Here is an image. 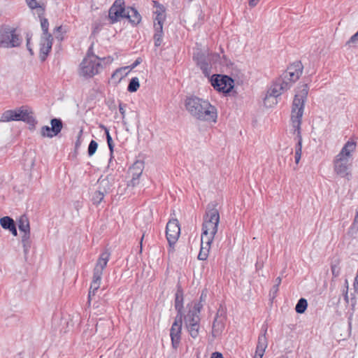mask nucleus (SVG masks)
<instances>
[{"mask_svg": "<svg viewBox=\"0 0 358 358\" xmlns=\"http://www.w3.org/2000/svg\"><path fill=\"white\" fill-rule=\"evenodd\" d=\"M219 222L220 214L217 209L213 208L206 211L202 224L201 248L198 255L199 260H206L208 258L210 245L217 232Z\"/></svg>", "mask_w": 358, "mask_h": 358, "instance_id": "1", "label": "nucleus"}, {"mask_svg": "<svg viewBox=\"0 0 358 358\" xmlns=\"http://www.w3.org/2000/svg\"><path fill=\"white\" fill-rule=\"evenodd\" d=\"M184 104L187 111L196 120L214 123L217 122V110L208 100L191 95L186 96Z\"/></svg>", "mask_w": 358, "mask_h": 358, "instance_id": "2", "label": "nucleus"}, {"mask_svg": "<svg viewBox=\"0 0 358 358\" xmlns=\"http://www.w3.org/2000/svg\"><path fill=\"white\" fill-rule=\"evenodd\" d=\"M308 90L307 84L302 85L295 94L292 105L291 121L294 129V133L296 134L297 143L300 142L301 143H302L301 125Z\"/></svg>", "mask_w": 358, "mask_h": 358, "instance_id": "3", "label": "nucleus"}, {"mask_svg": "<svg viewBox=\"0 0 358 358\" xmlns=\"http://www.w3.org/2000/svg\"><path fill=\"white\" fill-rule=\"evenodd\" d=\"M308 90L307 84L302 85L295 94L292 105L291 121L294 129V133L296 134L297 143L300 142L301 143H302L301 125Z\"/></svg>", "mask_w": 358, "mask_h": 358, "instance_id": "4", "label": "nucleus"}, {"mask_svg": "<svg viewBox=\"0 0 358 358\" xmlns=\"http://www.w3.org/2000/svg\"><path fill=\"white\" fill-rule=\"evenodd\" d=\"M10 121H22L32 128H34L37 124L33 111L27 110L25 106H21L15 110H7L2 113L0 122Z\"/></svg>", "mask_w": 358, "mask_h": 358, "instance_id": "5", "label": "nucleus"}, {"mask_svg": "<svg viewBox=\"0 0 358 358\" xmlns=\"http://www.w3.org/2000/svg\"><path fill=\"white\" fill-rule=\"evenodd\" d=\"M23 38L17 29L3 24L0 26V48H14L21 46Z\"/></svg>", "mask_w": 358, "mask_h": 358, "instance_id": "6", "label": "nucleus"}, {"mask_svg": "<svg viewBox=\"0 0 358 358\" xmlns=\"http://www.w3.org/2000/svg\"><path fill=\"white\" fill-rule=\"evenodd\" d=\"M209 81L213 87L219 92H222L224 94H229L234 87V79L227 75L223 74H213L210 76Z\"/></svg>", "mask_w": 358, "mask_h": 358, "instance_id": "7", "label": "nucleus"}, {"mask_svg": "<svg viewBox=\"0 0 358 358\" xmlns=\"http://www.w3.org/2000/svg\"><path fill=\"white\" fill-rule=\"evenodd\" d=\"M291 87L290 83L283 81L282 79L278 78L274 83L273 87H271L267 92L264 99V103L266 106H271V104H276V98L281 95V94L287 91Z\"/></svg>", "mask_w": 358, "mask_h": 358, "instance_id": "8", "label": "nucleus"}, {"mask_svg": "<svg viewBox=\"0 0 358 358\" xmlns=\"http://www.w3.org/2000/svg\"><path fill=\"white\" fill-rule=\"evenodd\" d=\"M180 234V227L177 219H173L168 222L166 227V236L169 243V253L174 252V245Z\"/></svg>", "mask_w": 358, "mask_h": 358, "instance_id": "9", "label": "nucleus"}, {"mask_svg": "<svg viewBox=\"0 0 358 358\" xmlns=\"http://www.w3.org/2000/svg\"><path fill=\"white\" fill-rule=\"evenodd\" d=\"M101 60L84 58L80 64V75L85 78H92L98 74L101 68Z\"/></svg>", "mask_w": 358, "mask_h": 358, "instance_id": "10", "label": "nucleus"}, {"mask_svg": "<svg viewBox=\"0 0 358 358\" xmlns=\"http://www.w3.org/2000/svg\"><path fill=\"white\" fill-rule=\"evenodd\" d=\"M126 10L124 0H115L108 10V18L110 24H114L125 18Z\"/></svg>", "mask_w": 358, "mask_h": 358, "instance_id": "11", "label": "nucleus"}, {"mask_svg": "<svg viewBox=\"0 0 358 358\" xmlns=\"http://www.w3.org/2000/svg\"><path fill=\"white\" fill-rule=\"evenodd\" d=\"M50 125L51 127L45 125L41 127V136L50 138L57 136L62 130L64 124L60 118L54 117L50 120Z\"/></svg>", "mask_w": 358, "mask_h": 358, "instance_id": "12", "label": "nucleus"}, {"mask_svg": "<svg viewBox=\"0 0 358 358\" xmlns=\"http://www.w3.org/2000/svg\"><path fill=\"white\" fill-rule=\"evenodd\" d=\"M182 317V316L176 315L170 329L171 345L173 348L176 350L179 347L180 343Z\"/></svg>", "mask_w": 358, "mask_h": 358, "instance_id": "13", "label": "nucleus"}, {"mask_svg": "<svg viewBox=\"0 0 358 358\" xmlns=\"http://www.w3.org/2000/svg\"><path fill=\"white\" fill-rule=\"evenodd\" d=\"M193 60L201 70L204 76L209 78L211 73V64L209 63V57L207 54L201 51L194 53Z\"/></svg>", "mask_w": 358, "mask_h": 358, "instance_id": "14", "label": "nucleus"}, {"mask_svg": "<svg viewBox=\"0 0 358 358\" xmlns=\"http://www.w3.org/2000/svg\"><path fill=\"white\" fill-rule=\"evenodd\" d=\"M53 37L52 35L41 36L40 40L39 58L44 62L52 50Z\"/></svg>", "mask_w": 358, "mask_h": 358, "instance_id": "15", "label": "nucleus"}, {"mask_svg": "<svg viewBox=\"0 0 358 358\" xmlns=\"http://www.w3.org/2000/svg\"><path fill=\"white\" fill-rule=\"evenodd\" d=\"M110 189L109 181L106 179L100 181L99 189L95 191L92 196V202L94 205L98 206L103 200L105 194Z\"/></svg>", "mask_w": 358, "mask_h": 358, "instance_id": "16", "label": "nucleus"}, {"mask_svg": "<svg viewBox=\"0 0 358 358\" xmlns=\"http://www.w3.org/2000/svg\"><path fill=\"white\" fill-rule=\"evenodd\" d=\"M200 308L201 305L198 304L196 308H190L186 315L183 313L185 326L200 324Z\"/></svg>", "mask_w": 358, "mask_h": 358, "instance_id": "17", "label": "nucleus"}, {"mask_svg": "<svg viewBox=\"0 0 358 358\" xmlns=\"http://www.w3.org/2000/svg\"><path fill=\"white\" fill-rule=\"evenodd\" d=\"M348 159L346 157H341L336 155L334 161V169L336 174L341 177H345L348 175Z\"/></svg>", "mask_w": 358, "mask_h": 358, "instance_id": "18", "label": "nucleus"}, {"mask_svg": "<svg viewBox=\"0 0 358 358\" xmlns=\"http://www.w3.org/2000/svg\"><path fill=\"white\" fill-rule=\"evenodd\" d=\"M184 292L180 283L177 285V290L175 294L174 307L177 311V316L183 317Z\"/></svg>", "mask_w": 358, "mask_h": 358, "instance_id": "19", "label": "nucleus"}, {"mask_svg": "<svg viewBox=\"0 0 358 358\" xmlns=\"http://www.w3.org/2000/svg\"><path fill=\"white\" fill-rule=\"evenodd\" d=\"M125 18L128 19L129 22L133 26H137L141 22V15L138 11L134 7L129 6L126 10Z\"/></svg>", "mask_w": 358, "mask_h": 358, "instance_id": "20", "label": "nucleus"}, {"mask_svg": "<svg viewBox=\"0 0 358 358\" xmlns=\"http://www.w3.org/2000/svg\"><path fill=\"white\" fill-rule=\"evenodd\" d=\"M226 320L215 318L213 322L211 334L213 338L221 336L225 328Z\"/></svg>", "mask_w": 358, "mask_h": 358, "instance_id": "21", "label": "nucleus"}, {"mask_svg": "<svg viewBox=\"0 0 358 358\" xmlns=\"http://www.w3.org/2000/svg\"><path fill=\"white\" fill-rule=\"evenodd\" d=\"M144 168V163L141 161H136L128 171V175L133 178H138L142 175Z\"/></svg>", "mask_w": 358, "mask_h": 358, "instance_id": "22", "label": "nucleus"}, {"mask_svg": "<svg viewBox=\"0 0 358 358\" xmlns=\"http://www.w3.org/2000/svg\"><path fill=\"white\" fill-rule=\"evenodd\" d=\"M22 233L23 235L22 236L21 242L23 248L24 259L27 260V255L31 246V241L30 239L31 232L30 231H27L26 232Z\"/></svg>", "mask_w": 358, "mask_h": 358, "instance_id": "23", "label": "nucleus"}, {"mask_svg": "<svg viewBox=\"0 0 358 358\" xmlns=\"http://www.w3.org/2000/svg\"><path fill=\"white\" fill-rule=\"evenodd\" d=\"M356 148V143L355 141H348L343 147L341 152L337 155L341 157H349Z\"/></svg>", "mask_w": 358, "mask_h": 358, "instance_id": "24", "label": "nucleus"}, {"mask_svg": "<svg viewBox=\"0 0 358 358\" xmlns=\"http://www.w3.org/2000/svg\"><path fill=\"white\" fill-rule=\"evenodd\" d=\"M110 256V253L108 250H105L104 252H103L100 255L94 268H98V269L101 268V271H103V270L107 266Z\"/></svg>", "mask_w": 358, "mask_h": 358, "instance_id": "25", "label": "nucleus"}, {"mask_svg": "<svg viewBox=\"0 0 358 358\" xmlns=\"http://www.w3.org/2000/svg\"><path fill=\"white\" fill-rule=\"evenodd\" d=\"M301 74L302 73H294L292 72L290 73L289 71H285L279 78L282 79L283 81L290 83V85H292V83L299 80Z\"/></svg>", "mask_w": 358, "mask_h": 358, "instance_id": "26", "label": "nucleus"}, {"mask_svg": "<svg viewBox=\"0 0 358 358\" xmlns=\"http://www.w3.org/2000/svg\"><path fill=\"white\" fill-rule=\"evenodd\" d=\"M267 329L266 328L264 330V332L260 334L258 337V342L257 345L256 350H258V352H264L266 348H267L268 342L267 338L266 337Z\"/></svg>", "mask_w": 358, "mask_h": 358, "instance_id": "27", "label": "nucleus"}, {"mask_svg": "<svg viewBox=\"0 0 358 358\" xmlns=\"http://www.w3.org/2000/svg\"><path fill=\"white\" fill-rule=\"evenodd\" d=\"M19 230L21 232L30 231V224L28 217L26 215H21L17 220Z\"/></svg>", "mask_w": 358, "mask_h": 358, "instance_id": "28", "label": "nucleus"}, {"mask_svg": "<svg viewBox=\"0 0 358 358\" xmlns=\"http://www.w3.org/2000/svg\"><path fill=\"white\" fill-rule=\"evenodd\" d=\"M93 46H94V43H92L87 51V54H86V56L85 58H90V59H91V60L94 59V60L106 61L107 63H110L113 61V59L110 57L101 58V57L96 56V55H94Z\"/></svg>", "mask_w": 358, "mask_h": 358, "instance_id": "29", "label": "nucleus"}, {"mask_svg": "<svg viewBox=\"0 0 358 358\" xmlns=\"http://www.w3.org/2000/svg\"><path fill=\"white\" fill-rule=\"evenodd\" d=\"M129 69V66H125L116 69L111 76V79L116 80L117 83H120L122 78H124L127 73L124 71Z\"/></svg>", "mask_w": 358, "mask_h": 358, "instance_id": "30", "label": "nucleus"}, {"mask_svg": "<svg viewBox=\"0 0 358 358\" xmlns=\"http://www.w3.org/2000/svg\"><path fill=\"white\" fill-rule=\"evenodd\" d=\"M185 327L187 329L189 336L192 338L196 339L199 337L200 332V324H192Z\"/></svg>", "mask_w": 358, "mask_h": 358, "instance_id": "31", "label": "nucleus"}, {"mask_svg": "<svg viewBox=\"0 0 358 358\" xmlns=\"http://www.w3.org/2000/svg\"><path fill=\"white\" fill-rule=\"evenodd\" d=\"M0 224L3 229L8 230L16 224L13 219L11 218L10 217L4 216L0 219Z\"/></svg>", "mask_w": 358, "mask_h": 358, "instance_id": "32", "label": "nucleus"}, {"mask_svg": "<svg viewBox=\"0 0 358 358\" xmlns=\"http://www.w3.org/2000/svg\"><path fill=\"white\" fill-rule=\"evenodd\" d=\"M307 307H308L307 300L304 298H301L298 301V302L295 306V311L299 314H302V313H305V311L307 309Z\"/></svg>", "mask_w": 358, "mask_h": 358, "instance_id": "33", "label": "nucleus"}, {"mask_svg": "<svg viewBox=\"0 0 358 358\" xmlns=\"http://www.w3.org/2000/svg\"><path fill=\"white\" fill-rule=\"evenodd\" d=\"M303 66L301 61H296L289 66L285 71H289L290 73H302Z\"/></svg>", "mask_w": 358, "mask_h": 358, "instance_id": "34", "label": "nucleus"}, {"mask_svg": "<svg viewBox=\"0 0 358 358\" xmlns=\"http://www.w3.org/2000/svg\"><path fill=\"white\" fill-rule=\"evenodd\" d=\"M140 87L139 80L137 77L132 78L127 86V91L129 92H136Z\"/></svg>", "mask_w": 358, "mask_h": 358, "instance_id": "35", "label": "nucleus"}, {"mask_svg": "<svg viewBox=\"0 0 358 358\" xmlns=\"http://www.w3.org/2000/svg\"><path fill=\"white\" fill-rule=\"evenodd\" d=\"M41 26L43 31V34L41 36H48V35H52L48 31L49 22L47 18L41 17Z\"/></svg>", "mask_w": 358, "mask_h": 358, "instance_id": "36", "label": "nucleus"}, {"mask_svg": "<svg viewBox=\"0 0 358 358\" xmlns=\"http://www.w3.org/2000/svg\"><path fill=\"white\" fill-rule=\"evenodd\" d=\"M215 318L227 320V308L225 306L222 304L220 305Z\"/></svg>", "mask_w": 358, "mask_h": 358, "instance_id": "37", "label": "nucleus"}, {"mask_svg": "<svg viewBox=\"0 0 358 358\" xmlns=\"http://www.w3.org/2000/svg\"><path fill=\"white\" fill-rule=\"evenodd\" d=\"M152 5L154 7H155L157 9L153 13L156 15L157 13L159 14H165L166 12V8L164 5L160 3L158 1L153 0L152 1Z\"/></svg>", "mask_w": 358, "mask_h": 358, "instance_id": "38", "label": "nucleus"}, {"mask_svg": "<svg viewBox=\"0 0 358 358\" xmlns=\"http://www.w3.org/2000/svg\"><path fill=\"white\" fill-rule=\"evenodd\" d=\"M101 282L92 281L90 287L88 298L89 300L91 299L92 296L95 294V292L98 290L100 286Z\"/></svg>", "mask_w": 358, "mask_h": 358, "instance_id": "39", "label": "nucleus"}, {"mask_svg": "<svg viewBox=\"0 0 358 358\" xmlns=\"http://www.w3.org/2000/svg\"><path fill=\"white\" fill-rule=\"evenodd\" d=\"M301 153H302V143H301L300 142L296 143V144L295 145V156H294L296 164H299V162L301 159Z\"/></svg>", "mask_w": 358, "mask_h": 358, "instance_id": "40", "label": "nucleus"}, {"mask_svg": "<svg viewBox=\"0 0 358 358\" xmlns=\"http://www.w3.org/2000/svg\"><path fill=\"white\" fill-rule=\"evenodd\" d=\"M206 298H207V291L203 290L200 295L199 301L197 302H195L194 303V306H192V308H196L198 304L201 305V308H200V311H201V309L203 308L204 303L206 302Z\"/></svg>", "mask_w": 358, "mask_h": 358, "instance_id": "41", "label": "nucleus"}, {"mask_svg": "<svg viewBox=\"0 0 358 358\" xmlns=\"http://www.w3.org/2000/svg\"><path fill=\"white\" fill-rule=\"evenodd\" d=\"M97 148H98V143L95 141L92 140L90 142V144L88 145V149H87L88 155L90 157L92 156L96 152Z\"/></svg>", "mask_w": 358, "mask_h": 358, "instance_id": "42", "label": "nucleus"}, {"mask_svg": "<svg viewBox=\"0 0 358 358\" xmlns=\"http://www.w3.org/2000/svg\"><path fill=\"white\" fill-rule=\"evenodd\" d=\"M27 6L31 9H35V8H41V14L44 13L45 8H42L39 3L36 1V0H25Z\"/></svg>", "mask_w": 358, "mask_h": 358, "instance_id": "43", "label": "nucleus"}, {"mask_svg": "<svg viewBox=\"0 0 358 358\" xmlns=\"http://www.w3.org/2000/svg\"><path fill=\"white\" fill-rule=\"evenodd\" d=\"M209 57V63L212 65V64L217 63L220 59V55L216 52H208L206 53Z\"/></svg>", "mask_w": 358, "mask_h": 358, "instance_id": "44", "label": "nucleus"}, {"mask_svg": "<svg viewBox=\"0 0 358 358\" xmlns=\"http://www.w3.org/2000/svg\"><path fill=\"white\" fill-rule=\"evenodd\" d=\"M106 134V141H107V143H108V148H109V150H110V155L112 156L113 153V150H114V143H113V138L110 134V132L109 131H106V133L105 134Z\"/></svg>", "mask_w": 358, "mask_h": 358, "instance_id": "45", "label": "nucleus"}, {"mask_svg": "<svg viewBox=\"0 0 358 358\" xmlns=\"http://www.w3.org/2000/svg\"><path fill=\"white\" fill-rule=\"evenodd\" d=\"M103 271L98 268H94L93 271V278L92 281L101 282L102 277Z\"/></svg>", "mask_w": 358, "mask_h": 358, "instance_id": "46", "label": "nucleus"}, {"mask_svg": "<svg viewBox=\"0 0 358 358\" xmlns=\"http://www.w3.org/2000/svg\"><path fill=\"white\" fill-rule=\"evenodd\" d=\"M163 34H164V33L155 32L154 36H153V39L155 41V47H159L162 45Z\"/></svg>", "mask_w": 358, "mask_h": 358, "instance_id": "47", "label": "nucleus"}, {"mask_svg": "<svg viewBox=\"0 0 358 358\" xmlns=\"http://www.w3.org/2000/svg\"><path fill=\"white\" fill-rule=\"evenodd\" d=\"M31 37H32V34L31 33L28 32L26 34L27 48L28 51L29 52L30 55H34V52L32 48L31 47V43H30Z\"/></svg>", "mask_w": 358, "mask_h": 358, "instance_id": "48", "label": "nucleus"}, {"mask_svg": "<svg viewBox=\"0 0 358 358\" xmlns=\"http://www.w3.org/2000/svg\"><path fill=\"white\" fill-rule=\"evenodd\" d=\"M102 27L103 24L101 22L95 21L92 24V34H98Z\"/></svg>", "mask_w": 358, "mask_h": 358, "instance_id": "49", "label": "nucleus"}, {"mask_svg": "<svg viewBox=\"0 0 358 358\" xmlns=\"http://www.w3.org/2000/svg\"><path fill=\"white\" fill-rule=\"evenodd\" d=\"M138 184H139V178H138L131 177V178L127 181V187H134L136 185H138Z\"/></svg>", "mask_w": 358, "mask_h": 358, "instance_id": "50", "label": "nucleus"}, {"mask_svg": "<svg viewBox=\"0 0 358 358\" xmlns=\"http://www.w3.org/2000/svg\"><path fill=\"white\" fill-rule=\"evenodd\" d=\"M165 19H166L165 14H159V13H157V15H156V17L154 20V23L164 24Z\"/></svg>", "mask_w": 358, "mask_h": 358, "instance_id": "51", "label": "nucleus"}, {"mask_svg": "<svg viewBox=\"0 0 358 358\" xmlns=\"http://www.w3.org/2000/svg\"><path fill=\"white\" fill-rule=\"evenodd\" d=\"M264 261L262 257H257V262L255 264V268L257 271L262 269L264 267Z\"/></svg>", "mask_w": 358, "mask_h": 358, "instance_id": "52", "label": "nucleus"}, {"mask_svg": "<svg viewBox=\"0 0 358 358\" xmlns=\"http://www.w3.org/2000/svg\"><path fill=\"white\" fill-rule=\"evenodd\" d=\"M55 33H61V36H57L56 38H60V40H62L63 39V36L62 34L64 33H66V30H64V27L62 26H59V27H57L55 28V30H54Z\"/></svg>", "mask_w": 358, "mask_h": 358, "instance_id": "53", "label": "nucleus"}, {"mask_svg": "<svg viewBox=\"0 0 358 358\" xmlns=\"http://www.w3.org/2000/svg\"><path fill=\"white\" fill-rule=\"evenodd\" d=\"M351 43H358V31L352 35L346 43L347 45H350Z\"/></svg>", "mask_w": 358, "mask_h": 358, "instance_id": "54", "label": "nucleus"}, {"mask_svg": "<svg viewBox=\"0 0 358 358\" xmlns=\"http://www.w3.org/2000/svg\"><path fill=\"white\" fill-rule=\"evenodd\" d=\"M279 289V286H278V284H275L270 290V296H272V298L274 299Z\"/></svg>", "mask_w": 358, "mask_h": 358, "instance_id": "55", "label": "nucleus"}, {"mask_svg": "<svg viewBox=\"0 0 358 358\" xmlns=\"http://www.w3.org/2000/svg\"><path fill=\"white\" fill-rule=\"evenodd\" d=\"M126 106V104H124L122 103V102H120L119 103V111L122 115V122L124 124V117H125V110H124V107Z\"/></svg>", "mask_w": 358, "mask_h": 358, "instance_id": "56", "label": "nucleus"}, {"mask_svg": "<svg viewBox=\"0 0 358 358\" xmlns=\"http://www.w3.org/2000/svg\"><path fill=\"white\" fill-rule=\"evenodd\" d=\"M163 24L159 23H154L155 32L163 33Z\"/></svg>", "mask_w": 358, "mask_h": 358, "instance_id": "57", "label": "nucleus"}, {"mask_svg": "<svg viewBox=\"0 0 358 358\" xmlns=\"http://www.w3.org/2000/svg\"><path fill=\"white\" fill-rule=\"evenodd\" d=\"M356 294H357V292H353V293H351V298H350V302H351V306H352V309L354 310L355 308V306L356 305V302H357V300H356Z\"/></svg>", "mask_w": 358, "mask_h": 358, "instance_id": "58", "label": "nucleus"}, {"mask_svg": "<svg viewBox=\"0 0 358 358\" xmlns=\"http://www.w3.org/2000/svg\"><path fill=\"white\" fill-rule=\"evenodd\" d=\"M141 62H142V59L141 57H138L135 60V62L130 66H129V68H130V69H133L135 67H136L138 64H140Z\"/></svg>", "mask_w": 358, "mask_h": 358, "instance_id": "59", "label": "nucleus"}, {"mask_svg": "<svg viewBox=\"0 0 358 358\" xmlns=\"http://www.w3.org/2000/svg\"><path fill=\"white\" fill-rule=\"evenodd\" d=\"M210 358H223V355L221 352H215L211 354Z\"/></svg>", "mask_w": 358, "mask_h": 358, "instance_id": "60", "label": "nucleus"}, {"mask_svg": "<svg viewBox=\"0 0 358 358\" xmlns=\"http://www.w3.org/2000/svg\"><path fill=\"white\" fill-rule=\"evenodd\" d=\"M8 231L14 236H17V227H16V224L14 225L13 227H11L10 229H8Z\"/></svg>", "mask_w": 358, "mask_h": 358, "instance_id": "61", "label": "nucleus"}, {"mask_svg": "<svg viewBox=\"0 0 358 358\" xmlns=\"http://www.w3.org/2000/svg\"><path fill=\"white\" fill-rule=\"evenodd\" d=\"M331 272H332V275L334 277H337L338 275V274H339L338 271H336V266H331Z\"/></svg>", "mask_w": 358, "mask_h": 358, "instance_id": "62", "label": "nucleus"}, {"mask_svg": "<svg viewBox=\"0 0 358 358\" xmlns=\"http://www.w3.org/2000/svg\"><path fill=\"white\" fill-rule=\"evenodd\" d=\"M343 297L345 301L348 303H349V297H348V291L347 289L343 290Z\"/></svg>", "mask_w": 358, "mask_h": 358, "instance_id": "63", "label": "nucleus"}, {"mask_svg": "<svg viewBox=\"0 0 358 358\" xmlns=\"http://www.w3.org/2000/svg\"><path fill=\"white\" fill-rule=\"evenodd\" d=\"M353 287H354L355 292L358 293V281L357 280H355V282L353 283Z\"/></svg>", "mask_w": 358, "mask_h": 358, "instance_id": "64", "label": "nucleus"}]
</instances>
